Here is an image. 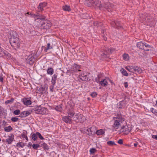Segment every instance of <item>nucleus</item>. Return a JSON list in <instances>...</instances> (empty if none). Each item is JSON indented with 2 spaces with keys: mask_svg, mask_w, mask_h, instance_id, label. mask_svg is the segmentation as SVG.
I'll list each match as a JSON object with an SVG mask.
<instances>
[{
  "mask_svg": "<svg viewBox=\"0 0 157 157\" xmlns=\"http://www.w3.org/2000/svg\"><path fill=\"white\" fill-rule=\"evenodd\" d=\"M10 39V43L13 48L16 49L19 48L20 46V41L17 37V33L13 32L12 33Z\"/></svg>",
  "mask_w": 157,
  "mask_h": 157,
  "instance_id": "obj_1",
  "label": "nucleus"
},
{
  "mask_svg": "<svg viewBox=\"0 0 157 157\" xmlns=\"http://www.w3.org/2000/svg\"><path fill=\"white\" fill-rule=\"evenodd\" d=\"M52 26V24L49 21L45 19V17L40 15V29L45 30L49 28Z\"/></svg>",
  "mask_w": 157,
  "mask_h": 157,
  "instance_id": "obj_2",
  "label": "nucleus"
},
{
  "mask_svg": "<svg viewBox=\"0 0 157 157\" xmlns=\"http://www.w3.org/2000/svg\"><path fill=\"white\" fill-rule=\"evenodd\" d=\"M113 120L114 121L113 125L115 129H117L120 126L121 123L124 121L123 117L121 116L114 117Z\"/></svg>",
  "mask_w": 157,
  "mask_h": 157,
  "instance_id": "obj_3",
  "label": "nucleus"
},
{
  "mask_svg": "<svg viewBox=\"0 0 157 157\" xmlns=\"http://www.w3.org/2000/svg\"><path fill=\"white\" fill-rule=\"evenodd\" d=\"M85 3L87 4L89 6H94L98 7L99 8L101 7V2L98 0H86Z\"/></svg>",
  "mask_w": 157,
  "mask_h": 157,
  "instance_id": "obj_4",
  "label": "nucleus"
},
{
  "mask_svg": "<svg viewBox=\"0 0 157 157\" xmlns=\"http://www.w3.org/2000/svg\"><path fill=\"white\" fill-rule=\"evenodd\" d=\"M126 69L129 72L132 73H141L142 72V69L140 67L136 66H130L125 67Z\"/></svg>",
  "mask_w": 157,
  "mask_h": 157,
  "instance_id": "obj_5",
  "label": "nucleus"
},
{
  "mask_svg": "<svg viewBox=\"0 0 157 157\" xmlns=\"http://www.w3.org/2000/svg\"><path fill=\"white\" fill-rule=\"evenodd\" d=\"M132 127L130 125H126L122 126L120 130L121 133L123 132L124 134H128L131 130Z\"/></svg>",
  "mask_w": 157,
  "mask_h": 157,
  "instance_id": "obj_6",
  "label": "nucleus"
},
{
  "mask_svg": "<svg viewBox=\"0 0 157 157\" xmlns=\"http://www.w3.org/2000/svg\"><path fill=\"white\" fill-rule=\"evenodd\" d=\"M85 119V117L81 114L77 113L73 117V119L75 121H78V122H83Z\"/></svg>",
  "mask_w": 157,
  "mask_h": 157,
  "instance_id": "obj_7",
  "label": "nucleus"
},
{
  "mask_svg": "<svg viewBox=\"0 0 157 157\" xmlns=\"http://www.w3.org/2000/svg\"><path fill=\"white\" fill-rule=\"evenodd\" d=\"M35 59L33 56L32 54L30 55L26 59L25 62L28 64L31 65L33 63Z\"/></svg>",
  "mask_w": 157,
  "mask_h": 157,
  "instance_id": "obj_8",
  "label": "nucleus"
},
{
  "mask_svg": "<svg viewBox=\"0 0 157 157\" xmlns=\"http://www.w3.org/2000/svg\"><path fill=\"white\" fill-rule=\"evenodd\" d=\"M137 46L140 49L143 50L144 48L151 47V46L150 45L145 43H143L142 42H138L137 43Z\"/></svg>",
  "mask_w": 157,
  "mask_h": 157,
  "instance_id": "obj_9",
  "label": "nucleus"
},
{
  "mask_svg": "<svg viewBox=\"0 0 157 157\" xmlns=\"http://www.w3.org/2000/svg\"><path fill=\"white\" fill-rule=\"evenodd\" d=\"M94 130H95L94 127H90L86 130V132L89 135L91 136L95 133V132L94 131Z\"/></svg>",
  "mask_w": 157,
  "mask_h": 157,
  "instance_id": "obj_10",
  "label": "nucleus"
},
{
  "mask_svg": "<svg viewBox=\"0 0 157 157\" xmlns=\"http://www.w3.org/2000/svg\"><path fill=\"white\" fill-rule=\"evenodd\" d=\"M129 99L128 98H125L123 101L120 102L119 103L120 105H121V106L118 107L119 108H124L126 104L128 102Z\"/></svg>",
  "mask_w": 157,
  "mask_h": 157,
  "instance_id": "obj_11",
  "label": "nucleus"
},
{
  "mask_svg": "<svg viewBox=\"0 0 157 157\" xmlns=\"http://www.w3.org/2000/svg\"><path fill=\"white\" fill-rule=\"evenodd\" d=\"M14 139V136L11 134L8 136V138L6 139V142L9 144H11Z\"/></svg>",
  "mask_w": 157,
  "mask_h": 157,
  "instance_id": "obj_12",
  "label": "nucleus"
},
{
  "mask_svg": "<svg viewBox=\"0 0 157 157\" xmlns=\"http://www.w3.org/2000/svg\"><path fill=\"white\" fill-rule=\"evenodd\" d=\"M88 74L86 73H83L80 76V78L83 81H87L88 80Z\"/></svg>",
  "mask_w": 157,
  "mask_h": 157,
  "instance_id": "obj_13",
  "label": "nucleus"
},
{
  "mask_svg": "<svg viewBox=\"0 0 157 157\" xmlns=\"http://www.w3.org/2000/svg\"><path fill=\"white\" fill-rule=\"evenodd\" d=\"M63 120L66 123H70L71 122V119L70 116H66L62 118Z\"/></svg>",
  "mask_w": 157,
  "mask_h": 157,
  "instance_id": "obj_14",
  "label": "nucleus"
},
{
  "mask_svg": "<svg viewBox=\"0 0 157 157\" xmlns=\"http://www.w3.org/2000/svg\"><path fill=\"white\" fill-rule=\"evenodd\" d=\"M30 114V113L28 111H24L21 113L19 117H24L29 115Z\"/></svg>",
  "mask_w": 157,
  "mask_h": 157,
  "instance_id": "obj_15",
  "label": "nucleus"
},
{
  "mask_svg": "<svg viewBox=\"0 0 157 157\" xmlns=\"http://www.w3.org/2000/svg\"><path fill=\"white\" fill-rule=\"evenodd\" d=\"M113 5L111 4L110 2H108L105 5L104 7L106 9H108V11H111V8H112Z\"/></svg>",
  "mask_w": 157,
  "mask_h": 157,
  "instance_id": "obj_16",
  "label": "nucleus"
},
{
  "mask_svg": "<svg viewBox=\"0 0 157 157\" xmlns=\"http://www.w3.org/2000/svg\"><path fill=\"white\" fill-rule=\"evenodd\" d=\"M28 14L30 15V17L34 18L35 21L39 19V16L38 15L33 14L31 13H29V12H27L25 13V15L27 16V14Z\"/></svg>",
  "mask_w": 157,
  "mask_h": 157,
  "instance_id": "obj_17",
  "label": "nucleus"
},
{
  "mask_svg": "<svg viewBox=\"0 0 157 157\" xmlns=\"http://www.w3.org/2000/svg\"><path fill=\"white\" fill-rule=\"evenodd\" d=\"M23 101L24 104L25 105H31L32 102L28 98H25L23 99Z\"/></svg>",
  "mask_w": 157,
  "mask_h": 157,
  "instance_id": "obj_18",
  "label": "nucleus"
},
{
  "mask_svg": "<svg viewBox=\"0 0 157 157\" xmlns=\"http://www.w3.org/2000/svg\"><path fill=\"white\" fill-rule=\"evenodd\" d=\"M80 67L79 66L77 65L76 64L74 63L73 65V68L72 70L75 72L77 71H80V70L79 69Z\"/></svg>",
  "mask_w": 157,
  "mask_h": 157,
  "instance_id": "obj_19",
  "label": "nucleus"
},
{
  "mask_svg": "<svg viewBox=\"0 0 157 157\" xmlns=\"http://www.w3.org/2000/svg\"><path fill=\"white\" fill-rule=\"evenodd\" d=\"M99 84L102 86H106L108 85V82L106 79H104L100 82Z\"/></svg>",
  "mask_w": 157,
  "mask_h": 157,
  "instance_id": "obj_20",
  "label": "nucleus"
},
{
  "mask_svg": "<svg viewBox=\"0 0 157 157\" xmlns=\"http://www.w3.org/2000/svg\"><path fill=\"white\" fill-rule=\"evenodd\" d=\"M111 24L114 27L118 28L119 27H121V25L120 22L119 21H113L111 23Z\"/></svg>",
  "mask_w": 157,
  "mask_h": 157,
  "instance_id": "obj_21",
  "label": "nucleus"
},
{
  "mask_svg": "<svg viewBox=\"0 0 157 157\" xmlns=\"http://www.w3.org/2000/svg\"><path fill=\"white\" fill-rule=\"evenodd\" d=\"M114 51V49L105 48V52L108 54H111L113 51Z\"/></svg>",
  "mask_w": 157,
  "mask_h": 157,
  "instance_id": "obj_22",
  "label": "nucleus"
},
{
  "mask_svg": "<svg viewBox=\"0 0 157 157\" xmlns=\"http://www.w3.org/2000/svg\"><path fill=\"white\" fill-rule=\"evenodd\" d=\"M39 137V132H37L36 134L33 133L32 136V138L34 140H36L38 138V136Z\"/></svg>",
  "mask_w": 157,
  "mask_h": 157,
  "instance_id": "obj_23",
  "label": "nucleus"
},
{
  "mask_svg": "<svg viewBox=\"0 0 157 157\" xmlns=\"http://www.w3.org/2000/svg\"><path fill=\"white\" fill-rule=\"evenodd\" d=\"M54 70L52 67H49L48 68L47 70V73L50 75H52L53 74Z\"/></svg>",
  "mask_w": 157,
  "mask_h": 157,
  "instance_id": "obj_24",
  "label": "nucleus"
},
{
  "mask_svg": "<svg viewBox=\"0 0 157 157\" xmlns=\"http://www.w3.org/2000/svg\"><path fill=\"white\" fill-rule=\"evenodd\" d=\"M6 51H5L2 48L0 47V56H5V54H6Z\"/></svg>",
  "mask_w": 157,
  "mask_h": 157,
  "instance_id": "obj_25",
  "label": "nucleus"
},
{
  "mask_svg": "<svg viewBox=\"0 0 157 157\" xmlns=\"http://www.w3.org/2000/svg\"><path fill=\"white\" fill-rule=\"evenodd\" d=\"M102 77V75L101 74H98L97 77H96L95 79V81L97 83H100V81L101 78Z\"/></svg>",
  "mask_w": 157,
  "mask_h": 157,
  "instance_id": "obj_26",
  "label": "nucleus"
},
{
  "mask_svg": "<svg viewBox=\"0 0 157 157\" xmlns=\"http://www.w3.org/2000/svg\"><path fill=\"white\" fill-rule=\"evenodd\" d=\"M13 128L11 126H9L8 127H5L4 128V131L6 132H10L12 130Z\"/></svg>",
  "mask_w": 157,
  "mask_h": 157,
  "instance_id": "obj_27",
  "label": "nucleus"
},
{
  "mask_svg": "<svg viewBox=\"0 0 157 157\" xmlns=\"http://www.w3.org/2000/svg\"><path fill=\"white\" fill-rule=\"evenodd\" d=\"M48 110L47 109L45 108H41L40 109V114L41 113L42 114H45L46 113Z\"/></svg>",
  "mask_w": 157,
  "mask_h": 157,
  "instance_id": "obj_28",
  "label": "nucleus"
},
{
  "mask_svg": "<svg viewBox=\"0 0 157 157\" xmlns=\"http://www.w3.org/2000/svg\"><path fill=\"white\" fill-rule=\"evenodd\" d=\"M105 131L102 129H100L96 131V134L98 135H101L104 134Z\"/></svg>",
  "mask_w": 157,
  "mask_h": 157,
  "instance_id": "obj_29",
  "label": "nucleus"
},
{
  "mask_svg": "<svg viewBox=\"0 0 157 157\" xmlns=\"http://www.w3.org/2000/svg\"><path fill=\"white\" fill-rule=\"evenodd\" d=\"M14 99L13 98H11L10 100H7L5 102L6 104H11L14 101Z\"/></svg>",
  "mask_w": 157,
  "mask_h": 157,
  "instance_id": "obj_30",
  "label": "nucleus"
},
{
  "mask_svg": "<svg viewBox=\"0 0 157 157\" xmlns=\"http://www.w3.org/2000/svg\"><path fill=\"white\" fill-rule=\"evenodd\" d=\"M121 71L122 73V74L124 76H127L128 75V74L127 73V71L124 70V69L122 68L121 70Z\"/></svg>",
  "mask_w": 157,
  "mask_h": 157,
  "instance_id": "obj_31",
  "label": "nucleus"
},
{
  "mask_svg": "<svg viewBox=\"0 0 157 157\" xmlns=\"http://www.w3.org/2000/svg\"><path fill=\"white\" fill-rule=\"evenodd\" d=\"M63 9L66 11H70L71 9L69 6L67 5H65L63 7Z\"/></svg>",
  "mask_w": 157,
  "mask_h": 157,
  "instance_id": "obj_32",
  "label": "nucleus"
},
{
  "mask_svg": "<svg viewBox=\"0 0 157 157\" xmlns=\"http://www.w3.org/2000/svg\"><path fill=\"white\" fill-rule=\"evenodd\" d=\"M41 147H43L45 150H48L49 149L48 146L45 143L43 144H41Z\"/></svg>",
  "mask_w": 157,
  "mask_h": 157,
  "instance_id": "obj_33",
  "label": "nucleus"
},
{
  "mask_svg": "<svg viewBox=\"0 0 157 157\" xmlns=\"http://www.w3.org/2000/svg\"><path fill=\"white\" fill-rule=\"evenodd\" d=\"M46 3L45 2H43L42 3H40V11H42L43 9V7L46 6Z\"/></svg>",
  "mask_w": 157,
  "mask_h": 157,
  "instance_id": "obj_34",
  "label": "nucleus"
},
{
  "mask_svg": "<svg viewBox=\"0 0 157 157\" xmlns=\"http://www.w3.org/2000/svg\"><path fill=\"white\" fill-rule=\"evenodd\" d=\"M55 109L57 111H61L62 110V107L60 105H59L56 107Z\"/></svg>",
  "mask_w": 157,
  "mask_h": 157,
  "instance_id": "obj_35",
  "label": "nucleus"
},
{
  "mask_svg": "<svg viewBox=\"0 0 157 157\" xmlns=\"http://www.w3.org/2000/svg\"><path fill=\"white\" fill-rule=\"evenodd\" d=\"M17 146L21 147H23L25 146L24 144L22 142H19L17 143Z\"/></svg>",
  "mask_w": 157,
  "mask_h": 157,
  "instance_id": "obj_36",
  "label": "nucleus"
},
{
  "mask_svg": "<svg viewBox=\"0 0 157 157\" xmlns=\"http://www.w3.org/2000/svg\"><path fill=\"white\" fill-rule=\"evenodd\" d=\"M94 25L95 26H101L102 25V24L101 22L96 21L94 23Z\"/></svg>",
  "mask_w": 157,
  "mask_h": 157,
  "instance_id": "obj_37",
  "label": "nucleus"
},
{
  "mask_svg": "<svg viewBox=\"0 0 157 157\" xmlns=\"http://www.w3.org/2000/svg\"><path fill=\"white\" fill-rule=\"evenodd\" d=\"M107 144L109 146H112L113 145H116L115 143L113 141H109L107 142Z\"/></svg>",
  "mask_w": 157,
  "mask_h": 157,
  "instance_id": "obj_38",
  "label": "nucleus"
},
{
  "mask_svg": "<svg viewBox=\"0 0 157 157\" xmlns=\"http://www.w3.org/2000/svg\"><path fill=\"white\" fill-rule=\"evenodd\" d=\"M13 113L16 115H17L19 114H20V111L19 109H17L14 111Z\"/></svg>",
  "mask_w": 157,
  "mask_h": 157,
  "instance_id": "obj_39",
  "label": "nucleus"
},
{
  "mask_svg": "<svg viewBox=\"0 0 157 157\" xmlns=\"http://www.w3.org/2000/svg\"><path fill=\"white\" fill-rule=\"evenodd\" d=\"M123 59L125 60H128V54H124L123 55Z\"/></svg>",
  "mask_w": 157,
  "mask_h": 157,
  "instance_id": "obj_40",
  "label": "nucleus"
},
{
  "mask_svg": "<svg viewBox=\"0 0 157 157\" xmlns=\"http://www.w3.org/2000/svg\"><path fill=\"white\" fill-rule=\"evenodd\" d=\"M21 136L22 138H25L27 141L28 140L27 136L26 135V133H25V132H24L23 133L21 134Z\"/></svg>",
  "mask_w": 157,
  "mask_h": 157,
  "instance_id": "obj_41",
  "label": "nucleus"
},
{
  "mask_svg": "<svg viewBox=\"0 0 157 157\" xmlns=\"http://www.w3.org/2000/svg\"><path fill=\"white\" fill-rule=\"evenodd\" d=\"M68 115H70V117H74V115H75V113L73 112H72L71 111H69L68 112Z\"/></svg>",
  "mask_w": 157,
  "mask_h": 157,
  "instance_id": "obj_42",
  "label": "nucleus"
},
{
  "mask_svg": "<svg viewBox=\"0 0 157 157\" xmlns=\"http://www.w3.org/2000/svg\"><path fill=\"white\" fill-rule=\"evenodd\" d=\"M151 111L153 114H155L157 112V110L153 108H151L150 109Z\"/></svg>",
  "mask_w": 157,
  "mask_h": 157,
  "instance_id": "obj_43",
  "label": "nucleus"
},
{
  "mask_svg": "<svg viewBox=\"0 0 157 157\" xmlns=\"http://www.w3.org/2000/svg\"><path fill=\"white\" fill-rule=\"evenodd\" d=\"M96 150L94 148H92L90 149V151L91 154H94Z\"/></svg>",
  "mask_w": 157,
  "mask_h": 157,
  "instance_id": "obj_44",
  "label": "nucleus"
},
{
  "mask_svg": "<svg viewBox=\"0 0 157 157\" xmlns=\"http://www.w3.org/2000/svg\"><path fill=\"white\" fill-rule=\"evenodd\" d=\"M18 120V118L16 117H13L11 119V121L13 122H16Z\"/></svg>",
  "mask_w": 157,
  "mask_h": 157,
  "instance_id": "obj_45",
  "label": "nucleus"
},
{
  "mask_svg": "<svg viewBox=\"0 0 157 157\" xmlns=\"http://www.w3.org/2000/svg\"><path fill=\"white\" fill-rule=\"evenodd\" d=\"M39 145L38 144H33L32 145V147L33 148L36 149L39 147Z\"/></svg>",
  "mask_w": 157,
  "mask_h": 157,
  "instance_id": "obj_46",
  "label": "nucleus"
},
{
  "mask_svg": "<svg viewBox=\"0 0 157 157\" xmlns=\"http://www.w3.org/2000/svg\"><path fill=\"white\" fill-rule=\"evenodd\" d=\"M57 75L56 74H54L52 77V79L56 81L57 78Z\"/></svg>",
  "mask_w": 157,
  "mask_h": 157,
  "instance_id": "obj_47",
  "label": "nucleus"
},
{
  "mask_svg": "<svg viewBox=\"0 0 157 157\" xmlns=\"http://www.w3.org/2000/svg\"><path fill=\"white\" fill-rule=\"evenodd\" d=\"M54 86L55 85L52 84V85L50 86L49 89L51 91H53Z\"/></svg>",
  "mask_w": 157,
  "mask_h": 157,
  "instance_id": "obj_48",
  "label": "nucleus"
},
{
  "mask_svg": "<svg viewBox=\"0 0 157 157\" xmlns=\"http://www.w3.org/2000/svg\"><path fill=\"white\" fill-rule=\"evenodd\" d=\"M97 93L96 92H94L91 94V96L93 98L95 97L97 95Z\"/></svg>",
  "mask_w": 157,
  "mask_h": 157,
  "instance_id": "obj_49",
  "label": "nucleus"
},
{
  "mask_svg": "<svg viewBox=\"0 0 157 157\" xmlns=\"http://www.w3.org/2000/svg\"><path fill=\"white\" fill-rule=\"evenodd\" d=\"M6 54H5V56H7V58H10L11 57V55L7 51L5 52Z\"/></svg>",
  "mask_w": 157,
  "mask_h": 157,
  "instance_id": "obj_50",
  "label": "nucleus"
},
{
  "mask_svg": "<svg viewBox=\"0 0 157 157\" xmlns=\"http://www.w3.org/2000/svg\"><path fill=\"white\" fill-rule=\"evenodd\" d=\"M119 144H123V141L122 139H119L118 142Z\"/></svg>",
  "mask_w": 157,
  "mask_h": 157,
  "instance_id": "obj_51",
  "label": "nucleus"
},
{
  "mask_svg": "<svg viewBox=\"0 0 157 157\" xmlns=\"http://www.w3.org/2000/svg\"><path fill=\"white\" fill-rule=\"evenodd\" d=\"M52 48L50 46V44L49 43H48L47 44V50L51 49Z\"/></svg>",
  "mask_w": 157,
  "mask_h": 157,
  "instance_id": "obj_52",
  "label": "nucleus"
},
{
  "mask_svg": "<svg viewBox=\"0 0 157 157\" xmlns=\"http://www.w3.org/2000/svg\"><path fill=\"white\" fill-rule=\"evenodd\" d=\"M56 81L55 80H53V79H52V80H51L52 84H53V85H55V84L56 83Z\"/></svg>",
  "mask_w": 157,
  "mask_h": 157,
  "instance_id": "obj_53",
  "label": "nucleus"
},
{
  "mask_svg": "<svg viewBox=\"0 0 157 157\" xmlns=\"http://www.w3.org/2000/svg\"><path fill=\"white\" fill-rule=\"evenodd\" d=\"M124 86L125 87L127 88L128 86V83L127 82H125L124 83Z\"/></svg>",
  "mask_w": 157,
  "mask_h": 157,
  "instance_id": "obj_54",
  "label": "nucleus"
},
{
  "mask_svg": "<svg viewBox=\"0 0 157 157\" xmlns=\"http://www.w3.org/2000/svg\"><path fill=\"white\" fill-rule=\"evenodd\" d=\"M101 55H102V56L103 58H106L107 57L105 53H103L102 54H101Z\"/></svg>",
  "mask_w": 157,
  "mask_h": 157,
  "instance_id": "obj_55",
  "label": "nucleus"
},
{
  "mask_svg": "<svg viewBox=\"0 0 157 157\" xmlns=\"http://www.w3.org/2000/svg\"><path fill=\"white\" fill-rule=\"evenodd\" d=\"M152 138L154 139L157 140V135H153L152 136Z\"/></svg>",
  "mask_w": 157,
  "mask_h": 157,
  "instance_id": "obj_56",
  "label": "nucleus"
},
{
  "mask_svg": "<svg viewBox=\"0 0 157 157\" xmlns=\"http://www.w3.org/2000/svg\"><path fill=\"white\" fill-rule=\"evenodd\" d=\"M3 77L2 76V75H0V80L1 81V82H3Z\"/></svg>",
  "mask_w": 157,
  "mask_h": 157,
  "instance_id": "obj_57",
  "label": "nucleus"
},
{
  "mask_svg": "<svg viewBox=\"0 0 157 157\" xmlns=\"http://www.w3.org/2000/svg\"><path fill=\"white\" fill-rule=\"evenodd\" d=\"M2 110L3 108L1 106H0V114L2 113Z\"/></svg>",
  "mask_w": 157,
  "mask_h": 157,
  "instance_id": "obj_58",
  "label": "nucleus"
},
{
  "mask_svg": "<svg viewBox=\"0 0 157 157\" xmlns=\"http://www.w3.org/2000/svg\"><path fill=\"white\" fill-rule=\"evenodd\" d=\"M32 144L31 142H29L28 144V147H31Z\"/></svg>",
  "mask_w": 157,
  "mask_h": 157,
  "instance_id": "obj_59",
  "label": "nucleus"
},
{
  "mask_svg": "<svg viewBox=\"0 0 157 157\" xmlns=\"http://www.w3.org/2000/svg\"><path fill=\"white\" fill-rule=\"evenodd\" d=\"M144 48V49L143 50H144L145 51H148L149 50V49L148 48Z\"/></svg>",
  "mask_w": 157,
  "mask_h": 157,
  "instance_id": "obj_60",
  "label": "nucleus"
},
{
  "mask_svg": "<svg viewBox=\"0 0 157 157\" xmlns=\"http://www.w3.org/2000/svg\"><path fill=\"white\" fill-rule=\"evenodd\" d=\"M40 139L41 140H43L44 139L43 137L41 136V135L40 134Z\"/></svg>",
  "mask_w": 157,
  "mask_h": 157,
  "instance_id": "obj_61",
  "label": "nucleus"
},
{
  "mask_svg": "<svg viewBox=\"0 0 157 157\" xmlns=\"http://www.w3.org/2000/svg\"><path fill=\"white\" fill-rule=\"evenodd\" d=\"M103 39L105 40L106 41L107 40V38L106 36H103Z\"/></svg>",
  "mask_w": 157,
  "mask_h": 157,
  "instance_id": "obj_62",
  "label": "nucleus"
},
{
  "mask_svg": "<svg viewBox=\"0 0 157 157\" xmlns=\"http://www.w3.org/2000/svg\"><path fill=\"white\" fill-rule=\"evenodd\" d=\"M137 145H138V144L137 143H134V146L135 147H136L137 146Z\"/></svg>",
  "mask_w": 157,
  "mask_h": 157,
  "instance_id": "obj_63",
  "label": "nucleus"
},
{
  "mask_svg": "<svg viewBox=\"0 0 157 157\" xmlns=\"http://www.w3.org/2000/svg\"><path fill=\"white\" fill-rule=\"evenodd\" d=\"M107 79L111 83H112V81L111 80L109 79V78H107Z\"/></svg>",
  "mask_w": 157,
  "mask_h": 157,
  "instance_id": "obj_64",
  "label": "nucleus"
}]
</instances>
